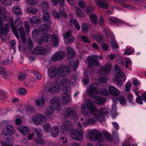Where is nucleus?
Segmentation results:
<instances>
[{
	"mask_svg": "<svg viewBox=\"0 0 146 146\" xmlns=\"http://www.w3.org/2000/svg\"><path fill=\"white\" fill-rule=\"evenodd\" d=\"M40 32L38 29L34 30L32 32V35L34 38H36L40 34Z\"/></svg>",
	"mask_w": 146,
	"mask_h": 146,
	"instance_id": "46",
	"label": "nucleus"
},
{
	"mask_svg": "<svg viewBox=\"0 0 146 146\" xmlns=\"http://www.w3.org/2000/svg\"><path fill=\"white\" fill-rule=\"evenodd\" d=\"M67 51V58L70 59L73 58L75 55L74 51L70 47H68L66 49Z\"/></svg>",
	"mask_w": 146,
	"mask_h": 146,
	"instance_id": "25",
	"label": "nucleus"
},
{
	"mask_svg": "<svg viewBox=\"0 0 146 146\" xmlns=\"http://www.w3.org/2000/svg\"><path fill=\"white\" fill-rule=\"evenodd\" d=\"M83 131L73 129L69 134L72 139L77 141L82 140L83 139Z\"/></svg>",
	"mask_w": 146,
	"mask_h": 146,
	"instance_id": "7",
	"label": "nucleus"
},
{
	"mask_svg": "<svg viewBox=\"0 0 146 146\" xmlns=\"http://www.w3.org/2000/svg\"><path fill=\"white\" fill-rule=\"evenodd\" d=\"M105 35L108 37H111V44L112 48L114 49H117L118 48V45L117 44L116 42L114 39V37L113 34L112 33H110L107 32L106 33H105Z\"/></svg>",
	"mask_w": 146,
	"mask_h": 146,
	"instance_id": "14",
	"label": "nucleus"
},
{
	"mask_svg": "<svg viewBox=\"0 0 146 146\" xmlns=\"http://www.w3.org/2000/svg\"><path fill=\"white\" fill-rule=\"evenodd\" d=\"M42 126L44 131L46 132L49 131L51 128V127L50 124L48 123L44 124Z\"/></svg>",
	"mask_w": 146,
	"mask_h": 146,
	"instance_id": "50",
	"label": "nucleus"
},
{
	"mask_svg": "<svg viewBox=\"0 0 146 146\" xmlns=\"http://www.w3.org/2000/svg\"><path fill=\"white\" fill-rule=\"evenodd\" d=\"M51 43L54 47H57L58 45L59 40L58 35L56 34L52 35L50 38Z\"/></svg>",
	"mask_w": 146,
	"mask_h": 146,
	"instance_id": "20",
	"label": "nucleus"
},
{
	"mask_svg": "<svg viewBox=\"0 0 146 146\" xmlns=\"http://www.w3.org/2000/svg\"><path fill=\"white\" fill-rule=\"evenodd\" d=\"M86 92L89 96L95 95L98 92V89L93 86H90L89 89L87 90Z\"/></svg>",
	"mask_w": 146,
	"mask_h": 146,
	"instance_id": "19",
	"label": "nucleus"
},
{
	"mask_svg": "<svg viewBox=\"0 0 146 146\" xmlns=\"http://www.w3.org/2000/svg\"><path fill=\"white\" fill-rule=\"evenodd\" d=\"M79 60H77L73 63L72 65V68L73 69H74V70H75L77 68L79 65Z\"/></svg>",
	"mask_w": 146,
	"mask_h": 146,
	"instance_id": "61",
	"label": "nucleus"
},
{
	"mask_svg": "<svg viewBox=\"0 0 146 146\" xmlns=\"http://www.w3.org/2000/svg\"><path fill=\"white\" fill-rule=\"evenodd\" d=\"M6 131H3L1 132V135L3 138L5 140L8 139V137L14 133L13 127L11 125H8L6 127Z\"/></svg>",
	"mask_w": 146,
	"mask_h": 146,
	"instance_id": "10",
	"label": "nucleus"
},
{
	"mask_svg": "<svg viewBox=\"0 0 146 146\" xmlns=\"http://www.w3.org/2000/svg\"><path fill=\"white\" fill-rule=\"evenodd\" d=\"M35 103L38 106L42 107L45 104V100L43 98L41 97L38 99L36 100Z\"/></svg>",
	"mask_w": 146,
	"mask_h": 146,
	"instance_id": "28",
	"label": "nucleus"
},
{
	"mask_svg": "<svg viewBox=\"0 0 146 146\" xmlns=\"http://www.w3.org/2000/svg\"><path fill=\"white\" fill-rule=\"evenodd\" d=\"M75 13L78 17H83L84 14L82 10L79 8L76 9L75 11Z\"/></svg>",
	"mask_w": 146,
	"mask_h": 146,
	"instance_id": "36",
	"label": "nucleus"
},
{
	"mask_svg": "<svg viewBox=\"0 0 146 146\" xmlns=\"http://www.w3.org/2000/svg\"><path fill=\"white\" fill-rule=\"evenodd\" d=\"M27 75L25 74H20L18 76V78L20 80H22L26 77Z\"/></svg>",
	"mask_w": 146,
	"mask_h": 146,
	"instance_id": "62",
	"label": "nucleus"
},
{
	"mask_svg": "<svg viewBox=\"0 0 146 146\" xmlns=\"http://www.w3.org/2000/svg\"><path fill=\"white\" fill-rule=\"evenodd\" d=\"M81 27V30L83 32L85 33L88 31L89 26L87 23H82Z\"/></svg>",
	"mask_w": 146,
	"mask_h": 146,
	"instance_id": "40",
	"label": "nucleus"
},
{
	"mask_svg": "<svg viewBox=\"0 0 146 146\" xmlns=\"http://www.w3.org/2000/svg\"><path fill=\"white\" fill-rule=\"evenodd\" d=\"M103 134L104 137L107 140L110 141H112V137L108 132L106 131H104L103 132Z\"/></svg>",
	"mask_w": 146,
	"mask_h": 146,
	"instance_id": "43",
	"label": "nucleus"
},
{
	"mask_svg": "<svg viewBox=\"0 0 146 146\" xmlns=\"http://www.w3.org/2000/svg\"><path fill=\"white\" fill-rule=\"evenodd\" d=\"M44 71L45 72L47 71L48 73H68L71 72L70 69L68 66L62 67L58 69L52 66L48 69H45Z\"/></svg>",
	"mask_w": 146,
	"mask_h": 146,
	"instance_id": "5",
	"label": "nucleus"
},
{
	"mask_svg": "<svg viewBox=\"0 0 146 146\" xmlns=\"http://www.w3.org/2000/svg\"><path fill=\"white\" fill-rule=\"evenodd\" d=\"M115 79L117 83L119 85L121 84L122 81L121 79H122L123 82L126 79V76L124 74H114Z\"/></svg>",
	"mask_w": 146,
	"mask_h": 146,
	"instance_id": "13",
	"label": "nucleus"
},
{
	"mask_svg": "<svg viewBox=\"0 0 146 146\" xmlns=\"http://www.w3.org/2000/svg\"><path fill=\"white\" fill-rule=\"evenodd\" d=\"M114 70L116 72V73H123L122 71L120 69L119 66L115 65L113 67Z\"/></svg>",
	"mask_w": 146,
	"mask_h": 146,
	"instance_id": "56",
	"label": "nucleus"
},
{
	"mask_svg": "<svg viewBox=\"0 0 146 146\" xmlns=\"http://www.w3.org/2000/svg\"><path fill=\"white\" fill-rule=\"evenodd\" d=\"M87 62L88 64V66L90 68L93 66H99L100 64L98 61V57L96 56H89L87 60Z\"/></svg>",
	"mask_w": 146,
	"mask_h": 146,
	"instance_id": "9",
	"label": "nucleus"
},
{
	"mask_svg": "<svg viewBox=\"0 0 146 146\" xmlns=\"http://www.w3.org/2000/svg\"><path fill=\"white\" fill-rule=\"evenodd\" d=\"M49 103L51 106L46 109L44 112V113L46 115L48 116L52 114L54 109L57 111L61 110V105L59 102V100L58 98H54L51 99L49 101Z\"/></svg>",
	"mask_w": 146,
	"mask_h": 146,
	"instance_id": "3",
	"label": "nucleus"
},
{
	"mask_svg": "<svg viewBox=\"0 0 146 146\" xmlns=\"http://www.w3.org/2000/svg\"><path fill=\"white\" fill-rule=\"evenodd\" d=\"M50 38V36L47 33H44L43 34L41 37V40L43 42H47Z\"/></svg>",
	"mask_w": 146,
	"mask_h": 146,
	"instance_id": "41",
	"label": "nucleus"
},
{
	"mask_svg": "<svg viewBox=\"0 0 146 146\" xmlns=\"http://www.w3.org/2000/svg\"><path fill=\"white\" fill-rule=\"evenodd\" d=\"M70 25L71 26H72L73 25H74L76 29L78 31H79L80 30V25L76 20H72L71 21H70Z\"/></svg>",
	"mask_w": 146,
	"mask_h": 146,
	"instance_id": "37",
	"label": "nucleus"
},
{
	"mask_svg": "<svg viewBox=\"0 0 146 146\" xmlns=\"http://www.w3.org/2000/svg\"><path fill=\"white\" fill-rule=\"evenodd\" d=\"M0 76L5 79H9L11 76L8 74H0Z\"/></svg>",
	"mask_w": 146,
	"mask_h": 146,
	"instance_id": "60",
	"label": "nucleus"
},
{
	"mask_svg": "<svg viewBox=\"0 0 146 146\" xmlns=\"http://www.w3.org/2000/svg\"><path fill=\"white\" fill-rule=\"evenodd\" d=\"M110 23L111 24H115L120 25L122 23V21L118 19L117 18L114 17H110L109 18Z\"/></svg>",
	"mask_w": 146,
	"mask_h": 146,
	"instance_id": "24",
	"label": "nucleus"
},
{
	"mask_svg": "<svg viewBox=\"0 0 146 146\" xmlns=\"http://www.w3.org/2000/svg\"><path fill=\"white\" fill-rule=\"evenodd\" d=\"M64 0H59V5L60 7H61V9H60V12L62 17L64 19H66V16L65 11L64 9L66 7V6L64 4Z\"/></svg>",
	"mask_w": 146,
	"mask_h": 146,
	"instance_id": "18",
	"label": "nucleus"
},
{
	"mask_svg": "<svg viewBox=\"0 0 146 146\" xmlns=\"http://www.w3.org/2000/svg\"><path fill=\"white\" fill-rule=\"evenodd\" d=\"M134 52L133 50L129 47H127L124 52V54L126 55H129L132 54Z\"/></svg>",
	"mask_w": 146,
	"mask_h": 146,
	"instance_id": "45",
	"label": "nucleus"
},
{
	"mask_svg": "<svg viewBox=\"0 0 146 146\" xmlns=\"http://www.w3.org/2000/svg\"><path fill=\"white\" fill-rule=\"evenodd\" d=\"M27 11L28 13L32 14H35L38 12V10L36 8L29 7L27 9Z\"/></svg>",
	"mask_w": 146,
	"mask_h": 146,
	"instance_id": "39",
	"label": "nucleus"
},
{
	"mask_svg": "<svg viewBox=\"0 0 146 146\" xmlns=\"http://www.w3.org/2000/svg\"><path fill=\"white\" fill-rule=\"evenodd\" d=\"M108 90L110 94L113 96V100L115 101L117 99V96L120 94V91L112 86H110Z\"/></svg>",
	"mask_w": 146,
	"mask_h": 146,
	"instance_id": "11",
	"label": "nucleus"
},
{
	"mask_svg": "<svg viewBox=\"0 0 146 146\" xmlns=\"http://www.w3.org/2000/svg\"><path fill=\"white\" fill-rule=\"evenodd\" d=\"M100 94L103 96H106L108 94V92L107 90L102 89H100L99 91Z\"/></svg>",
	"mask_w": 146,
	"mask_h": 146,
	"instance_id": "51",
	"label": "nucleus"
},
{
	"mask_svg": "<svg viewBox=\"0 0 146 146\" xmlns=\"http://www.w3.org/2000/svg\"><path fill=\"white\" fill-rule=\"evenodd\" d=\"M64 115L66 117H74L76 115V112L72 108H67L65 110Z\"/></svg>",
	"mask_w": 146,
	"mask_h": 146,
	"instance_id": "21",
	"label": "nucleus"
},
{
	"mask_svg": "<svg viewBox=\"0 0 146 146\" xmlns=\"http://www.w3.org/2000/svg\"><path fill=\"white\" fill-rule=\"evenodd\" d=\"M80 40L84 42L87 43H89L90 42V40L85 35L80 36Z\"/></svg>",
	"mask_w": 146,
	"mask_h": 146,
	"instance_id": "44",
	"label": "nucleus"
},
{
	"mask_svg": "<svg viewBox=\"0 0 146 146\" xmlns=\"http://www.w3.org/2000/svg\"><path fill=\"white\" fill-rule=\"evenodd\" d=\"M132 84L129 82H127L126 85L125 90L126 92H129L130 91V88L132 86Z\"/></svg>",
	"mask_w": 146,
	"mask_h": 146,
	"instance_id": "55",
	"label": "nucleus"
},
{
	"mask_svg": "<svg viewBox=\"0 0 146 146\" xmlns=\"http://www.w3.org/2000/svg\"><path fill=\"white\" fill-rule=\"evenodd\" d=\"M13 11L16 14L21 15L23 13V12L20 8L17 6H15L12 8Z\"/></svg>",
	"mask_w": 146,
	"mask_h": 146,
	"instance_id": "34",
	"label": "nucleus"
},
{
	"mask_svg": "<svg viewBox=\"0 0 146 146\" xmlns=\"http://www.w3.org/2000/svg\"><path fill=\"white\" fill-rule=\"evenodd\" d=\"M89 18L91 23L95 25L98 23V20L97 15L94 14H91L89 15Z\"/></svg>",
	"mask_w": 146,
	"mask_h": 146,
	"instance_id": "31",
	"label": "nucleus"
},
{
	"mask_svg": "<svg viewBox=\"0 0 146 146\" xmlns=\"http://www.w3.org/2000/svg\"><path fill=\"white\" fill-rule=\"evenodd\" d=\"M34 130L35 131V132L36 135L38 136L39 137H42V131L41 129L40 128H35L34 129Z\"/></svg>",
	"mask_w": 146,
	"mask_h": 146,
	"instance_id": "49",
	"label": "nucleus"
},
{
	"mask_svg": "<svg viewBox=\"0 0 146 146\" xmlns=\"http://www.w3.org/2000/svg\"><path fill=\"white\" fill-rule=\"evenodd\" d=\"M73 126L70 122H66L61 126L60 130L62 135L66 136L68 132H69V134L73 129Z\"/></svg>",
	"mask_w": 146,
	"mask_h": 146,
	"instance_id": "8",
	"label": "nucleus"
},
{
	"mask_svg": "<svg viewBox=\"0 0 146 146\" xmlns=\"http://www.w3.org/2000/svg\"><path fill=\"white\" fill-rule=\"evenodd\" d=\"M2 4L5 6H9L11 4V0H0Z\"/></svg>",
	"mask_w": 146,
	"mask_h": 146,
	"instance_id": "54",
	"label": "nucleus"
},
{
	"mask_svg": "<svg viewBox=\"0 0 146 146\" xmlns=\"http://www.w3.org/2000/svg\"><path fill=\"white\" fill-rule=\"evenodd\" d=\"M66 136L64 135H62L61 133V139L62 141V143H66L68 141L67 138L66 137Z\"/></svg>",
	"mask_w": 146,
	"mask_h": 146,
	"instance_id": "63",
	"label": "nucleus"
},
{
	"mask_svg": "<svg viewBox=\"0 0 146 146\" xmlns=\"http://www.w3.org/2000/svg\"><path fill=\"white\" fill-rule=\"evenodd\" d=\"M135 102L140 104H143L141 97L140 96H138L137 97L135 100Z\"/></svg>",
	"mask_w": 146,
	"mask_h": 146,
	"instance_id": "59",
	"label": "nucleus"
},
{
	"mask_svg": "<svg viewBox=\"0 0 146 146\" xmlns=\"http://www.w3.org/2000/svg\"><path fill=\"white\" fill-rule=\"evenodd\" d=\"M112 108L111 116L113 118H114L117 115L116 112V106L115 105L113 104Z\"/></svg>",
	"mask_w": 146,
	"mask_h": 146,
	"instance_id": "48",
	"label": "nucleus"
},
{
	"mask_svg": "<svg viewBox=\"0 0 146 146\" xmlns=\"http://www.w3.org/2000/svg\"><path fill=\"white\" fill-rule=\"evenodd\" d=\"M6 98V96L4 91L0 89V100H4Z\"/></svg>",
	"mask_w": 146,
	"mask_h": 146,
	"instance_id": "53",
	"label": "nucleus"
},
{
	"mask_svg": "<svg viewBox=\"0 0 146 146\" xmlns=\"http://www.w3.org/2000/svg\"><path fill=\"white\" fill-rule=\"evenodd\" d=\"M28 3L31 5H33L38 3L39 0H27Z\"/></svg>",
	"mask_w": 146,
	"mask_h": 146,
	"instance_id": "58",
	"label": "nucleus"
},
{
	"mask_svg": "<svg viewBox=\"0 0 146 146\" xmlns=\"http://www.w3.org/2000/svg\"><path fill=\"white\" fill-rule=\"evenodd\" d=\"M133 84L134 86H136L140 84L139 81L136 78H132Z\"/></svg>",
	"mask_w": 146,
	"mask_h": 146,
	"instance_id": "64",
	"label": "nucleus"
},
{
	"mask_svg": "<svg viewBox=\"0 0 146 146\" xmlns=\"http://www.w3.org/2000/svg\"><path fill=\"white\" fill-rule=\"evenodd\" d=\"M111 66L109 64L102 66L101 68V70L103 72H108L111 70Z\"/></svg>",
	"mask_w": 146,
	"mask_h": 146,
	"instance_id": "35",
	"label": "nucleus"
},
{
	"mask_svg": "<svg viewBox=\"0 0 146 146\" xmlns=\"http://www.w3.org/2000/svg\"><path fill=\"white\" fill-rule=\"evenodd\" d=\"M120 103L122 105H124L126 103V99L123 96H121L119 98Z\"/></svg>",
	"mask_w": 146,
	"mask_h": 146,
	"instance_id": "47",
	"label": "nucleus"
},
{
	"mask_svg": "<svg viewBox=\"0 0 146 146\" xmlns=\"http://www.w3.org/2000/svg\"><path fill=\"white\" fill-rule=\"evenodd\" d=\"M107 74H105L104 75H102L99 78V80L102 82H106L107 80L109 78Z\"/></svg>",
	"mask_w": 146,
	"mask_h": 146,
	"instance_id": "42",
	"label": "nucleus"
},
{
	"mask_svg": "<svg viewBox=\"0 0 146 146\" xmlns=\"http://www.w3.org/2000/svg\"><path fill=\"white\" fill-rule=\"evenodd\" d=\"M89 139L92 141H97L101 142L102 140V136L101 133L98 130L93 129L88 132Z\"/></svg>",
	"mask_w": 146,
	"mask_h": 146,
	"instance_id": "4",
	"label": "nucleus"
},
{
	"mask_svg": "<svg viewBox=\"0 0 146 146\" xmlns=\"http://www.w3.org/2000/svg\"><path fill=\"white\" fill-rule=\"evenodd\" d=\"M43 20L44 22L48 21L49 25H51L52 24V22L49 20L50 17L48 12L44 11L43 12Z\"/></svg>",
	"mask_w": 146,
	"mask_h": 146,
	"instance_id": "26",
	"label": "nucleus"
},
{
	"mask_svg": "<svg viewBox=\"0 0 146 146\" xmlns=\"http://www.w3.org/2000/svg\"><path fill=\"white\" fill-rule=\"evenodd\" d=\"M46 51L45 48L38 46L32 50V53L35 54H43L46 52Z\"/></svg>",
	"mask_w": 146,
	"mask_h": 146,
	"instance_id": "15",
	"label": "nucleus"
},
{
	"mask_svg": "<svg viewBox=\"0 0 146 146\" xmlns=\"http://www.w3.org/2000/svg\"><path fill=\"white\" fill-rule=\"evenodd\" d=\"M61 85L62 87L63 93L61 96L64 104H66L71 101L70 82L66 78L63 79L61 81Z\"/></svg>",
	"mask_w": 146,
	"mask_h": 146,
	"instance_id": "2",
	"label": "nucleus"
},
{
	"mask_svg": "<svg viewBox=\"0 0 146 146\" xmlns=\"http://www.w3.org/2000/svg\"><path fill=\"white\" fill-rule=\"evenodd\" d=\"M94 101L95 102L99 104H103L106 100L104 97L101 96H96L94 97Z\"/></svg>",
	"mask_w": 146,
	"mask_h": 146,
	"instance_id": "29",
	"label": "nucleus"
},
{
	"mask_svg": "<svg viewBox=\"0 0 146 146\" xmlns=\"http://www.w3.org/2000/svg\"><path fill=\"white\" fill-rule=\"evenodd\" d=\"M47 117L41 114H35L33 116L32 120L35 124L37 125H41L46 121Z\"/></svg>",
	"mask_w": 146,
	"mask_h": 146,
	"instance_id": "6",
	"label": "nucleus"
},
{
	"mask_svg": "<svg viewBox=\"0 0 146 146\" xmlns=\"http://www.w3.org/2000/svg\"><path fill=\"white\" fill-rule=\"evenodd\" d=\"M65 56L64 52L62 51L58 52L54 54L52 57V60L54 61H60Z\"/></svg>",
	"mask_w": 146,
	"mask_h": 146,
	"instance_id": "12",
	"label": "nucleus"
},
{
	"mask_svg": "<svg viewBox=\"0 0 146 146\" xmlns=\"http://www.w3.org/2000/svg\"><path fill=\"white\" fill-rule=\"evenodd\" d=\"M81 113L84 116L88 117L90 114L94 117L88 119L87 122L88 124H92L97 122L98 120L102 122L104 120V118L102 115L99 117L97 113V108L93 102L90 100H88L87 102L83 104L81 107Z\"/></svg>",
	"mask_w": 146,
	"mask_h": 146,
	"instance_id": "1",
	"label": "nucleus"
},
{
	"mask_svg": "<svg viewBox=\"0 0 146 146\" xmlns=\"http://www.w3.org/2000/svg\"><path fill=\"white\" fill-rule=\"evenodd\" d=\"M1 144L3 146H12L13 143L12 142H9L8 141H2Z\"/></svg>",
	"mask_w": 146,
	"mask_h": 146,
	"instance_id": "52",
	"label": "nucleus"
},
{
	"mask_svg": "<svg viewBox=\"0 0 146 146\" xmlns=\"http://www.w3.org/2000/svg\"><path fill=\"white\" fill-rule=\"evenodd\" d=\"M49 28V27L46 24L42 25L40 27V29L42 31H47Z\"/></svg>",
	"mask_w": 146,
	"mask_h": 146,
	"instance_id": "57",
	"label": "nucleus"
},
{
	"mask_svg": "<svg viewBox=\"0 0 146 146\" xmlns=\"http://www.w3.org/2000/svg\"><path fill=\"white\" fill-rule=\"evenodd\" d=\"M94 1L96 5L104 9H107L108 7L107 0H94Z\"/></svg>",
	"mask_w": 146,
	"mask_h": 146,
	"instance_id": "16",
	"label": "nucleus"
},
{
	"mask_svg": "<svg viewBox=\"0 0 146 146\" xmlns=\"http://www.w3.org/2000/svg\"><path fill=\"white\" fill-rule=\"evenodd\" d=\"M60 90V86L58 85L53 84L51 85L49 88V92L51 93H57Z\"/></svg>",
	"mask_w": 146,
	"mask_h": 146,
	"instance_id": "22",
	"label": "nucleus"
},
{
	"mask_svg": "<svg viewBox=\"0 0 146 146\" xmlns=\"http://www.w3.org/2000/svg\"><path fill=\"white\" fill-rule=\"evenodd\" d=\"M109 112V110L106 108H101L99 112L97 113L98 115L100 117L101 115H102L104 117V115L106 114H107Z\"/></svg>",
	"mask_w": 146,
	"mask_h": 146,
	"instance_id": "33",
	"label": "nucleus"
},
{
	"mask_svg": "<svg viewBox=\"0 0 146 146\" xmlns=\"http://www.w3.org/2000/svg\"><path fill=\"white\" fill-rule=\"evenodd\" d=\"M90 36L92 38L95 39L99 43L101 44L103 42L102 35L101 34L99 33L97 34V35L91 34Z\"/></svg>",
	"mask_w": 146,
	"mask_h": 146,
	"instance_id": "23",
	"label": "nucleus"
},
{
	"mask_svg": "<svg viewBox=\"0 0 146 146\" xmlns=\"http://www.w3.org/2000/svg\"><path fill=\"white\" fill-rule=\"evenodd\" d=\"M19 131L22 134L27 135L29 132V128L26 126H21L18 128Z\"/></svg>",
	"mask_w": 146,
	"mask_h": 146,
	"instance_id": "27",
	"label": "nucleus"
},
{
	"mask_svg": "<svg viewBox=\"0 0 146 146\" xmlns=\"http://www.w3.org/2000/svg\"><path fill=\"white\" fill-rule=\"evenodd\" d=\"M40 7L44 11V10L47 9L49 8V5L47 2L42 1L40 3Z\"/></svg>",
	"mask_w": 146,
	"mask_h": 146,
	"instance_id": "38",
	"label": "nucleus"
},
{
	"mask_svg": "<svg viewBox=\"0 0 146 146\" xmlns=\"http://www.w3.org/2000/svg\"><path fill=\"white\" fill-rule=\"evenodd\" d=\"M41 21V18L38 16L33 17L30 19V23L32 24L39 23Z\"/></svg>",
	"mask_w": 146,
	"mask_h": 146,
	"instance_id": "30",
	"label": "nucleus"
},
{
	"mask_svg": "<svg viewBox=\"0 0 146 146\" xmlns=\"http://www.w3.org/2000/svg\"><path fill=\"white\" fill-rule=\"evenodd\" d=\"M59 129L58 126H54L52 131V134L53 137H57L59 134Z\"/></svg>",
	"mask_w": 146,
	"mask_h": 146,
	"instance_id": "32",
	"label": "nucleus"
},
{
	"mask_svg": "<svg viewBox=\"0 0 146 146\" xmlns=\"http://www.w3.org/2000/svg\"><path fill=\"white\" fill-rule=\"evenodd\" d=\"M71 33L70 31H69L63 35L64 41L66 44L71 43L73 40L72 36L71 35Z\"/></svg>",
	"mask_w": 146,
	"mask_h": 146,
	"instance_id": "17",
	"label": "nucleus"
}]
</instances>
